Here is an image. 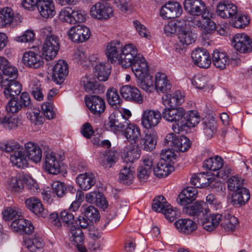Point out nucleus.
<instances>
[{
  "mask_svg": "<svg viewBox=\"0 0 252 252\" xmlns=\"http://www.w3.org/2000/svg\"><path fill=\"white\" fill-rule=\"evenodd\" d=\"M220 225L225 231H234L239 224L237 218L231 215L228 212H225L220 220Z\"/></svg>",
  "mask_w": 252,
  "mask_h": 252,
  "instance_id": "nucleus-37",
  "label": "nucleus"
},
{
  "mask_svg": "<svg viewBox=\"0 0 252 252\" xmlns=\"http://www.w3.org/2000/svg\"><path fill=\"white\" fill-rule=\"evenodd\" d=\"M0 149L6 153L13 152L10 156V161L15 166L20 168L27 167V156L22 151V148L19 143L14 141L1 142Z\"/></svg>",
  "mask_w": 252,
  "mask_h": 252,
  "instance_id": "nucleus-2",
  "label": "nucleus"
},
{
  "mask_svg": "<svg viewBox=\"0 0 252 252\" xmlns=\"http://www.w3.org/2000/svg\"><path fill=\"white\" fill-rule=\"evenodd\" d=\"M183 25H185V21L184 20L169 22L164 26V32L166 35L171 36L176 32L178 33V30L183 28Z\"/></svg>",
  "mask_w": 252,
  "mask_h": 252,
  "instance_id": "nucleus-58",
  "label": "nucleus"
},
{
  "mask_svg": "<svg viewBox=\"0 0 252 252\" xmlns=\"http://www.w3.org/2000/svg\"><path fill=\"white\" fill-rule=\"evenodd\" d=\"M232 44L236 50L240 53L246 54L252 51V41L245 33L235 34L233 38Z\"/></svg>",
  "mask_w": 252,
  "mask_h": 252,
  "instance_id": "nucleus-11",
  "label": "nucleus"
},
{
  "mask_svg": "<svg viewBox=\"0 0 252 252\" xmlns=\"http://www.w3.org/2000/svg\"><path fill=\"white\" fill-rule=\"evenodd\" d=\"M161 119V114L159 111L146 109L142 114L141 125L146 129H151L158 126Z\"/></svg>",
  "mask_w": 252,
  "mask_h": 252,
  "instance_id": "nucleus-9",
  "label": "nucleus"
},
{
  "mask_svg": "<svg viewBox=\"0 0 252 252\" xmlns=\"http://www.w3.org/2000/svg\"><path fill=\"white\" fill-rule=\"evenodd\" d=\"M191 58L194 63L201 68H207L211 63V59L207 50L203 48H198L191 53Z\"/></svg>",
  "mask_w": 252,
  "mask_h": 252,
  "instance_id": "nucleus-13",
  "label": "nucleus"
},
{
  "mask_svg": "<svg viewBox=\"0 0 252 252\" xmlns=\"http://www.w3.org/2000/svg\"><path fill=\"white\" fill-rule=\"evenodd\" d=\"M76 180L80 188L84 190L90 189L96 182L94 175L91 172L80 174Z\"/></svg>",
  "mask_w": 252,
  "mask_h": 252,
  "instance_id": "nucleus-33",
  "label": "nucleus"
},
{
  "mask_svg": "<svg viewBox=\"0 0 252 252\" xmlns=\"http://www.w3.org/2000/svg\"><path fill=\"white\" fill-rule=\"evenodd\" d=\"M123 133L129 141L136 142L140 136V128L135 124L130 123L128 121L127 126L123 130Z\"/></svg>",
  "mask_w": 252,
  "mask_h": 252,
  "instance_id": "nucleus-43",
  "label": "nucleus"
},
{
  "mask_svg": "<svg viewBox=\"0 0 252 252\" xmlns=\"http://www.w3.org/2000/svg\"><path fill=\"white\" fill-rule=\"evenodd\" d=\"M23 188V181L17 177L11 178L8 183L7 188L12 191H20Z\"/></svg>",
  "mask_w": 252,
  "mask_h": 252,
  "instance_id": "nucleus-63",
  "label": "nucleus"
},
{
  "mask_svg": "<svg viewBox=\"0 0 252 252\" xmlns=\"http://www.w3.org/2000/svg\"><path fill=\"white\" fill-rule=\"evenodd\" d=\"M29 90L34 98L38 101L43 99V90L40 81L36 78L32 79L29 85Z\"/></svg>",
  "mask_w": 252,
  "mask_h": 252,
  "instance_id": "nucleus-50",
  "label": "nucleus"
},
{
  "mask_svg": "<svg viewBox=\"0 0 252 252\" xmlns=\"http://www.w3.org/2000/svg\"><path fill=\"white\" fill-rule=\"evenodd\" d=\"M119 156L117 152L115 150H108L102 154L99 158L100 164L105 169H110L113 167L118 162Z\"/></svg>",
  "mask_w": 252,
  "mask_h": 252,
  "instance_id": "nucleus-24",
  "label": "nucleus"
},
{
  "mask_svg": "<svg viewBox=\"0 0 252 252\" xmlns=\"http://www.w3.org/2000/svg\"><path fill=\"white\" fill-rule=\"evenodd\" d=\"M169 205L163 196H159L153 200L152 209L156 212L162 213Z\"/></svg>",
  "mask_w": 252,
  "mask_h": 252,
  "instance_id": "nucleus-62",
  "label": "nucleus"
},
{
  "mask_svg": "<svg viewBox=\"0 0 252 252\" xmlns=\"http://www.w3.org/2000/svg\"><path fill=\"white\" fill-rule=\"evenodd\" d=\"M171 84L167 76L163 73L158 72L155 76V87L158 92L167 93L171 89Z\"/></svg>",
  "mask_w": 252,
  "mask_h": 252,
  "instance_id": "nucleus-32",
  "label": "nucleus"
},
{
  "mask_svg": "<svg viewBox=\"0 0 252 252\" xmlns=\"http://www.w3.org/2000/svg\"><path fill=\"white\" fill-rule=\"evenodd\" d=\"M221 217L222 214H214L211 215L209 213L207 214L206 219H200L198 222L201 223L203 229L208 231H212L219 225Z\"/></svg>",
  "mask_w": 252,
  "mask_h": 252,
  "instance_id": "nucleus-29",
  "label": "nucleus"
},
{
  "mask_svg": "<svg viewBox=\"0 0 252 252\" xmlns=\"http://www.w3.org/2000/svg\"><path fill=\"white\" fill-rule=\"evenodd\" d=\"M184 95L179 91H175L172 94H166L162 97L163 102L165 105L175 108L182 104L185 100Z\"/></svg>",
  "mask_w": 252,
  "mask_h": 252,
  "instance_id": "nucleus-36",
  "label": "nucleus"
},
{
  "mask_svg": "<svg viewBox=\"0 0 252 252\" xmlns=\"http://www.w3.org/2000/svg\"><path fill=\"white\" fill-rule=\"evenodd\" d=\"M178 42L176 44V51L180 52L186 46L193 43L196 38V34L188 29L186 22L185 25H183L178 31Z\"/></svg>",
  "mask_w": 252,
  "mask_h": 252,
  "instance_id": "nucleus-6",
  "label": "nucleus"
},
{
  "mask_svg": "<svg viewBox=\"0 0 252 252\" xmlns=\"http://www.w3.org/2000/svg\"><path fill=\"white\" fill-rule=\"evenodd\" d=\"M69 240L75 243H82L84 240L82 229L77 226H72L69 230Z\"/></svg>",
  "mask_w": 252,
  "mask_h": 252,
  "instance_id": "nucleus-57",
  "label": "nucleus"
},
{
  "mask_svg": "<svg viewBox=\"0 0 252 252\" xmlns=\"http://www.w3.org/2000/svg\"><path fill=\"white\" fill-rule=\"evenodd\" d=\"M85 100L86 105L94 115L99 116L104 111L105 102L100 96L95 95L86 96Z\"/></svg>",
  "mask_w": 252,
  "mask_h": 252,
  "instance_id": "nucleus-15",
  "label": "nucleus"
},
{
  "mask_svg": "<svg viewBox=\"0 0 252 252\" xmlns=\"http://www.w3.org/2000/svg\"><path fill=\"white\" fill-rule=\"evenodd\" d=\"M57 94L56 90H51L47 94V98L48 102L44 103L41 105L42 109L43 111L44 116L49 120L54 118L55 113L53 110L52 99L53 96Z\"/></svg>",
  "mask_w": 252,
  "mask_h": 252,
  "instance_id": "nucleus-45",
  "label": "nucleus"
},
{
  "mask_svg": "<svg viewBox=\"0 0 252 252\" xmlns=\"http://www.w3.org/2000/svg\"><path fill=\"white\" fill-rule=\"evenodd\" d=\"M90 12L93 18L102 20L111 17L113 14V10L108 5L98 2L91 7Z\"/></svg>",
  "mask_w": 252,
  "mask_h": 252,
  "instance_id": "nucleus-10",
  "label": "nucleus"
},
{
  "mask_svg": "<svg viewBox=\"0 0 252 252\" xmlns=\"http://www.w3.org/2000/svg\"><path fill=\"white\" fill-rule=\"evenodd\" d=\"M183 211L188 215L194 217L198 220L202 219H206L207 214L210 213V210L206 207L203 202H196L184 206Z\"/></svg>",
  "mask_w": 252,
  "mask_h": 252,
  "instance_id": "nucleus-8",
  "label": "nucleus"
},
{
  "mask_svg": "<svg viewBox=\"0 0 252 252\" xmlns=\"http://www.w3.org/2000/svg\"><path fill=\"white\" fill-rule=\"evenodd\" d=\"M45 170L50 174H57L60 171V164L58 157L54 152L46 154L45 159Z\"/></svg>",
  "mask_w": 252,
  "mask_h": 252,
  "instance_id": "nucleus-28",
  "label": "nucleus"
},
{
  "mask_svg": "<svg viewBox=\"0 0 252 252\" xmlns=\"http://www.w3.org/2000/svg\"><path fill=\"white\" fill-rule=\"evenodd\" d=\"M110 66L108 63H100L95 66L94 74L100 81H106L110 74Z\"/></svg>",
  "mask_w": 252,
  "mask_h": 252,
  "instance_id": "nucleus-46",
  "label": "nucleus"
},
{
  "mask_svg": "<svg viewBox=\"0 0 252 252\" xmlns=\"http://www.w3.org/2000/svg\"><path fill=\"white\" fill-rule=\"evenodd\" d=\"M157 135L154 132H147L140 139V143L142 149L147 152H151L156 147Z\"/></svg>",
  "mask_w": 252,
  "mask_h": 252,
  "instance_id": "nucleus-38",
  "label": "nucleus"
},
{
  "mask_svg": "<svg viewBox=\"0 0 252 252\" xmlns=\"http://www.w3.org/2000/svg\"><path fill=\"white\" fill-rule=\"evenodd\" d=\"M250 20L247 15L241 13L235 14L230 22L232 26L238 29H243L249 23Z\"/></svg>",
  "mask_w": 252,
  "mask_h": 252,
  "instance_id": "nucleus-54",
  "label": "nucleus"
},
{
  "mask_svg": "<svg viewBox=\"0 0 252 252\" xmlns=\"http://www.w3.org/2000/svg\"><path fill=\"white\" fill-rule=\"evenodd\" d=\"M80 85L83 87L85 92L91 94H100L103 92V86L98 84L94 79L88 76L82 78Z\"/></svg>",
  "mask_w": 252,
  "mask_h": 252,
  "instance_id": "nucleus-23",
  "label": "nucleus"
},
{
  "mask_svg": "<svg viewBox=\"0 0 252 252\" xmlns=\"http://www.w3.org/2000/svg\"><path fill=\"white\" fill-rule=\"evenodd\" d=\"M2 70L1 76L0 77L1 80L0 82L9 81L10 79L15 80L18 76L17 69L15 67L10 65L8 63Z\"/></svg>",
  "mask_w": 252,
  "mask_h": 252,
  "instance_id": "nucleus-56",
  "label": "nucleus"
},
{
  "mask_svg": "<svg viewBox=\"0 0 252 252\" xmlns=\"http://www.w3.org/2000/svg\"><path fill=\"white\" fill-rule=\"evenodd\" d=\"M134 171L130 165H124L119 174V180L121 183L130 185L133 181Z\"/></svg>",
  "mask_w": 252,
  "mask_h": 252,
  "instance_id": "nucleus-44",
  "label": "nucleus"
},
{
  "mask_svg": "<svg viewBox=\"0 0 252 252\" xmlns=\"http://www.w3.org/2000/svg\"><path fill=\"white\" fill-rule=\"evenodd\" d=\"M68 73V64L63 60H59L53 68V80L58 84L62 83Z\"/></svg>",
  "mask_w": 252,
  "mask_h": 252,
  "instance_id": "nucleus-19",
  "label": "nucleus"
},
{
  "mask_svg": "<svg viewBox=\"0 0 252 252\" xmlns=\"http://www.w3.org/2000/svg\"><path fill=\"white\" fill-rule=\"evenodd\" d=\"M141 150L137 145L130 144L124 150V160L127 164L131 165L140 156Z\"/></svg>",
  "mask_w": 252,
  "mask_h": 252,
  "instance_id": "nucleus-34",
  "label": "nucleus"
},
{
  "mask_svg": "<svg viewBox=\"0 0 252 252\" xmlns=\"http://www.w3.org/2000/svg\"><path fill=\"white\" fill-rule=\"evenodd\" d=\"M52 188L53 193H55L59 198L64 196L67 193L68 190H69L72 193L76 192V189L73 187H68L67 189L63 183L58 181L52 184Z\"/></svg>",
  "mask_w": 252,
  "mask_h": 252,
  "instance_id": "nucleus-52",
  "label": "nucleus"
},
{
  "mask_svg": "<svg viewBox=\"0 0 252 252\" xmlns=\"http://www.w3.org/2000/svg\"><path fill=\"white\" fill-rule=\"evenodd\" d=\"M237 6L228 1H223L218 3L217 6V15L223 19L231 18L237 14Z\"/></svg>",
  "mask_w": 252,
  "mask_h": 252,
  "instance_id": "nucleus-17",
  "label": "nucleus"
},
{
  "mask_svg": "<svg viewBox=\"0 0 252 252\" xmlns=\"http://www.w3.org/2000/svg\"><path fill=\"white\" fill-rule=\"evenodd\" d=\"M124 60L122 61V67L125 68L131 67L135 76H141V74L149 72L148 63L142 55L137 53L136 48L133 45L127 47L123 53Z\"/></svg>",
  "mask_w": 252,
  "mask_h": 252,
  "instance_id": "nucleus-1",
  "label": "nucleus"
},
{
  "mask_svg": "<svg viewBox=\"0 0 252 252\" xmlns=\"http://www.w3.org/2000/svg\"><path fill=\"white\" fill-rule=\"evenodd\" d=\"M185 119L187 121V127H194L198 124L200 118L197 112L190 111L189 113L186 112Z\"/></svg>",
  "mask_w": 252,
  "mask_h": 252,
  "instance_id": "nucleus-64",
  "label": "nucleus"
},
{
  "mask_svg": "<svg viewBox=\"0 0 252 252\" xmlns=\"http://www.w3.org/2000/svg\"><path fill=\"white\" fill-rule=\"evenodd\" d=\"M106 99L110 105L115 108L120 107L122 102L117 89L114 88L108 89L106 93Z\"/></svg>",
  "mask_w": 252,
  "mask_h": 252,
  "instance_id": "nucleus-53",
  "label": "nucleus"
},
{
  "mask_svg": "<svg viewBox=\"0 0 252 252\" xmlns=\"http://www.w3.org/2000/svg\"><path fill=\"white\" fill-rule=\"evenodd\" d=\"M178 232L184 234H189L197 229L196 223L190 219H180L174 222Z\"/></svg>",
  "mask_w": 252,
  "mask_h": 252,
  "instance_id": "nucleus-26",
  "label": "nucleus"
},
{
  "mask_svg": "<svg viewBox=\"0 0 252 252\" xmlns=\"http://www.w3.org/2000/svg\"><path fill=\"white\" fill-rule=\"evenodd\" d=\"M128 120L122 114H111L108 118L107 125L111 130L115 132L123 131L125 129Z\"/></svg>",
  "mask_w": 252,
  "mask_h": 252,
  "instance_id": "nucleus-20",
  "label": "nucleus"
},
{
  "mask_svg": "<svg viewBox=\"0 0 252 252\" xmlns=\"http://www.w3.org/2000/svg\"><path fill=\"white\" fill-rule=\"evenodd\" d=\"M132 46V44H128L123 46L119 40H113L108 43L105 51L108 61L111 63L118 62L122 66V61L124 60L123 53L127 47Z\"/></svg>",
  "mask_w": 252,
  "mask_h": 252,
  "instance_id": "nucleus-3",
  "label": "nucleus"
},
{
  "mask_svg": "<svg viewBox=\"0 0 252 252\" xmlns=\"http://www.w3.org/2000/svg\"><path fill=\"white\" fill-rule=\"evenodd\" d=\"M183 136L176 135L173 133H170L165 136L164 144L172 147L175 151H177V149H179V146Z\"/></svg>",
  "mask_w": 252,
  "mask_h": 252,
  "instance_id": "nucleus-59",
  "label": "nucleus"
},
{
  "mask_svg": "<svg viewBox=\"0 0 252 252\" xmlns=\"http://www.w3.org/2000/svg\"><path fill=\"white\" fill-rule=\"evenodd\" d=\"M1 86L4 88L3 93L7 98L15 97L21 92L22 86L15 80L10 79L0 82Z\"/></svg>",
  "mask_w": 252,
  "mask_h": 252,
  "instance_id": "nucleus-21",
  "label": "nucleus"
},
{
  "mask_svg": "<svg viewBox=\"0 0 252 252\" xmlns=\"http://www.w3.org/2000/svg\"><path fill=\"white\" fill-rule=\"evenodd\" d=\"M67 35L71 40L75 43H82L88 40L91 35V31L87 26L77 25L72 27L67 32Z\"/></svg>",
  "mask_w": 252,
  "mask_h": 252,
  "instance_id": "nucleus-7",
  "label": "nucleus"
},
{
  "mask_svg": "<svg viewBox=\"0 0 252 252\" xmlns=\"http://www.w3.org/2000/svg\"><path fill=\"white\" fill-rule=\"evenodd\" d=\"M186 111L182 107L175 108L172 123H174L172 129L175 133H180L185 130L187 127V121L185 119Z\"/></svg>",
  "mask_w": 252,
  "mask_h": 252,
  "instance_id": "nucleus-18",
  "label": "nucleus"
},
{
  "mask_svg": "<svg viewBox=\"0 0 252 252\" xmlns=\"http://www.w3.org/2000/svg\"><path fill=\"white\" fill-rule=\"evenodd\" d=\"M141 76H135L137 78L138 86L147 92H151L154 85L153 77L149 74V72L141 74Z\"/></svg>",
  "mask_w": 252,
  "mask_h": 252,
  "instance_id": "nucleus-48",
  "label": "nucleus"
},
{
  "mask_svg": "<svg viewBox=\"0 0 252 252\" xmlns=\"http://www.w3.org/2000/svg\"><path fill=\"white\" fill-rule=\"evenodd\" d=\"M22 60L25 65L33 68L40 67L44 63L42 57L39 54L32 51L25 52Z\"/></svg>",
  "mask_w": 252,
  "mask_h": 252,
  "instance_id": "nucleus-22",
  "label": "nucleus"
},
{
  "mask_svg": "<svg viewBox=\"0 0 252 252\" xmlns=\"http://www.w3.org/2000/svg\"><path fill=\"white\" fill-rule=\"evenodd\" d=\"M184 8L187 12L193 16L207 17L209 15V10L202 0H185Z\"/></svg>",
  "mask_w": 252,
  "mask_h": 252,
  "instance_id": "nucleus-5",
  "label": "nucleus"
},
{
  "mask_svg": "<svg viewBox=\"0 0 252 252\" xmlns=\"http://www.w3.org/2000/svg\"><path fill=\"white\" fill-rule=\"evenodd\" d=\"M211 13L209 11V15L207 17H201L203 20V26L201 31L205 34H211L214 32L216 28V24L211 20Z\"/></svg>",
  "mask_w": 252,
  "mask_h": 252,
  "instance_id": "nucleus-61",
  "label": "nucleus"
},
{
  "mask_svg": "<svg viewBox=\"0 0 252 252\" xmlns=\"http://www.w3.org/2000/svg\"><path fill=\"white\" fill-rule=\"evenodd\" d=\"M60 48V39L56 35L46 38L42 45V55L47 61L54 59Z\"/></svg>",
  "mask_w": 252,
  "mask_h": 252,
  "instance_id": "nucleus-4",
  "label": "nucleus"
},
{
  "mask_svg": "<svg viewBox=\"0 0 252 252\" xmlns=\"http://www.w3.org/2000/svg\"><path fill=\"white\" fill-rule=\"evenodd\" d=\"M223 165V159L220 156H216L206 159L203 162V167L210 170L216 171L222 168Z\"/></svg>",
  "mask_w": 252,
  "mask_h": 252,
  "instance_id": "nucleus-47",
  "label": "nucleus"
},
{
  "mask_svg": "<svg viewBox=\"0 0 252 252\" xmlns=\"http://www.w3.org/2000/svg\"><path fill=\"white\" fill-rule=\"evenodd\" d=\"M25 151L28 158L32 161L37 163L42 158L41 148L37 144L32 142H28L25 144Z\"/></svg>",
  "mask_w": 252,
  "mask_h": 252,
  "instance_id": "nucleus-31",
  "label": "nucleus"
},
{
  "mask_svg": "<svg viewBox=\"0 0 252 252\" xmlns=\"http://www.w3.org/2000/svg\"><path fill=\"white\" fill-rule=\"evenodd\" d=\"M234 192L232 196L231 203L235 207H239L244 205L250 198L249 191L246 188H241Z\"/></svg>",
  "mask_w": 252,
  "mask_h": 252,
  "instance_id": "nucleus-35",
  "label": "nucleus"
},
{
  "mask_svg": "<svg viewBox=\"0 0 252 252\" xmlns=\"http://www.w3.org/2000/svg\"><path fill=\"white\" fill-rule=\"evenodd\" d=\"M181 5L176 1H168L163 5L160 10V15L164 19L179 17L182 13Z\"/></svg>",
  "mask_w": 252,
  "mask_h": 252,
  "instance_id": "nucleus-12",
  "label": "nucleus"
},
{
  "mask_svg": "<svg viewBox=\"0 0 252 252\" xmlns=\"http://www.w3.org/2000/svg\"><path fill=\"white\" fill-rule=\"evenodd\" d=\"M24 242L26 247L31 252H36L43 247V240L35 235L30 238L25 239Z\"/></svg>",
  "mask_w": 252,
  "mask_h": 252,
  "instance_id": "nucleus-49",
  "label": "nucleus"
},
{
  "mask_svg": "<svg viewBox=\"0 0 252 252\" xmlns=\"http://www.w3.org/2000/svg\"><path fill=\"white\" fill-rule=\"evenodd\" d=\"M174 167L168 161L159 160L156 167L153 168L155 175L158 177H165L170 174Z\"/></svg>",
  "mask_w": 252,
  "mask_h": 252,
  "instance_id": "nucleus-42",
  "label": "nucleus"
},
{
  "mask_svg": "<svg viewBox=\"0 0 252 252\" xmlns=\"http://www.w3.org/2000/svg\"><path fill=\"white\" fill-rule=\"evenodd\" d=\"M244 180L238 176H234L228 179L227 187L229 190L235 191L240 189L243 187Z\"/></svg>",
  "mask_w": 252,
  "mask_h": 252,
  "instance_id": "nucleus-60",
  "label": "nucleus"
},
{
  "mask_svg": "<svg viewBox=\"0 0 252 252\" xmlns=\"http://www.w3.org/2000/svg\"><path fill=\"white\" fill-rule=\"evenodd\" d=\"M209 80L208 76L198 74L193 77L191 83L196 89L206 91L210 89Z\"/></svg>",
  "mask_w": 252,
  "mask_h": 252,
  "instance_id": "nucleus-51",
  "label": "nucleus"
},
{
  "mask_svg": "<svg viewBox=\"0 0 252 252\" xmlns=\"http://www.w3.org/2000/svg\"><path fill=\"white\" fill-rule=\"evenodd\" d=\"M37 9L41 16L45 18H52L56 14L54 4L52 0H39Z\"/></svg>",
  "mask_w": 252,
  "mask_h": 252,
  "instance_id": "nucleus-30",
  "label": "nucleus"
},
{
  "mask_svg": "<svg viewBox=\"0 0 252 252\" xmlns=\"http://www.w3.org/2000/svg\"><path fill=\"white\" fill-rule=\"evenodd\" d=\"M197 189L193 187L184 189L177 198V202L182 206H187L192 203L197 195Z\"/></svg>",
  "mask_w": 252,
  "mask_h": 252,
  "instance_id": "nucleus-25",
  "label": "nucleus"
},
{
  "mask_svg": "<svg viewBox=\"0 0 252 252\" xmlns=\"http://www.w3.org/2000/svg\"><path fill=\"white\" fill-rule=\"evenodd\" d=\"M120 93L122 97L126 100L138 104L143 102V98L139 90L134 86H124L121 88Z\"/></svg>",
  "mask_w": 252,
  "mask_h": 252,
  "instance_id": "nucleus-16",
  "label": "nucleus"
},
{
  "mask_svg": "<svg viewBox=\"0 0 252 252\" xmlns=\"http://www.w3.org/2000/svg\"><path fill=\"white\" fill-rule=\"evenodd\" d=\"M212 62L216 68L222 70L228 65L229 59L225 53L216 50L212 54Z\"/></svg>",
  "mask_w": 252,
  "mask_h": 252,
  "instance_id": "nucleus-39",
  "label": "nucleus"
},
{
  "mask_svg": "<svg viewBox=\"0 0 252 252\" xmlns=\"http://www.w3.org/2000/svg\"><path fill=\"white\" fill-rule=\"evenodd\" d=\"M81 209L84 216L91 221L96 222L99 220L100 215L98 211L94 206L83 205Z\"/></svg>",
  "mask_w": 252,
  "mask_h": 252,
  "instance_id": "nucleus-55",
  "label": "nucleus"
},
{
  "mask_svg": "<svg viewBox=\"0 0 252 252\" xmlns=\"http://www.w3.org/2000/svg\"><path fill=\"white\" fill-rule=\"evenodd\" d=\"M26 207L35 215L45 218L47 215V211L44 209L40 200L35 197H30L25 201Z\"/></svg>",
  "mask_w": 252,
  "mask_h": 252,
  "instance_id": "nucleus-27",
  "label": "nucleus"
},
{
  "mask_svg": "<svg viewBox=\"0 0 252 252\" xmlns=\"http://www.w3.org/2000/svg\"><path fill=\"white\" fill-rule=\"evenodd\" d=\"M22 17L19 15H15L13 10L8 7L0 9V28H6L13 23L17 24L21 22Z\"/></svg>",
  "mask_w": 252,
  "mask_h": 252,
  "instance_id": "nucleus-14",
  "label": "nucleus"
},
{
  "mask_svg": "<svg viewBox=\"0 0 252 252\" xmlns=\"http://www.w3.org/2000/svg\"><path fill=\"white\" fill-rule=\"evenodd\" d=\"M202 129L207 139L211 138L217 131V123L212 116L202 120Z\"/></svg>",
  "mask_w": 252,
  "mask_h": 252,
  "instance_id": "nucleus-40",
  "label": "nucleus"
},
{
  "mask_svg": "<svg viewBox=\"0 0 252 252\" xmlns=\"http://www.w3.org/2000/svg\"><path fill=\"white\" fill-rule=\"evenodd\" d=\"M21 124L19 119L10 114L4 115L0 113V125L5 129L10 130L15 129Z\"/></svg>",
  "mask_w": 252,
  "mask_h": 252,
  "instance_id": "nucleus-41",
  "label": "nucleus"
}]
</instances>
